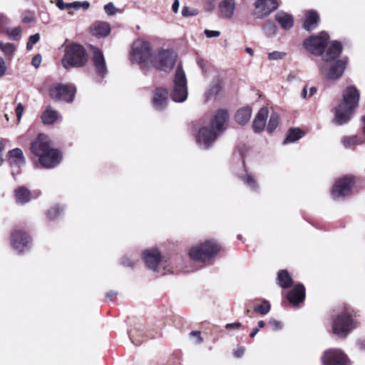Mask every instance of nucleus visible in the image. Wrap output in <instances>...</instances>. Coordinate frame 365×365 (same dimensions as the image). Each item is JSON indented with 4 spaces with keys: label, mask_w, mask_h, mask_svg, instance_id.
I'll use <instances>...</instances> for the list:
<instances>
[{
    "label": "nucleus",
    "mask_w": 365,
    "mask_h": 365,
    "mask_svg": "<svg viewBox=\"0 0 365 365\" xmlns=\"http://www.w3.org/2000/svg\"><path fill=\"white\" fill-rule=\"evenodd\" d=\"M356 321L353 318L351 312L344 310L337 314L333 319L332 331L339 337H346L356 327Z\"/></svg>",
    "instance_id": "7"
},
{
    "label": "nucleus",
    "mask_w": 365,
    "mask_h": 365,
    "mask_svg": "<svg viewBox=\"0 0 365 365\" xmlns=\"http://www.w3.org/2000/svg\"><path fill=\"white\" fill-rule=\"evenodd\" d=\"M354 182L353 177H345L338 180L331 190L332 197L334 200H339L349 195Z\"/></svg>",
    "instance_id": "15"
},
{
    "label": "nucleus",
    "mask_w": 365,
    "mask_h": 365,
    "mask_svg": "<svg viewBox=\"0 0 365 365\" xmlns=\"http://www.w3.org/2000/svg\"><path fill=\"white\" fill-rule=\"evenodd\" d=\"M241 326H242L241 323L235 322V323L227 324L225 325V328L227 329H239Z\"/></svg>",
    "instance_id": "57"
},
{
    "label": "nucleus",
    "mask_w": 365,
    "mask_h": 365,
    "mask_svg": "<svg viewBox=\"0 0 365 365\" xmlns=\"http://www.w3.org/2000/svg\"><path fill=\"white\" fill-rule=\"evenodd\" d=\"M275 20L284 30L290 29L294 24L292 16L283 11H279L276 14Z\"/></svg>",
    "instance_id": "28"
},
{
    "label": "nucleus",
    "mask_w": 365,
    "mask_h": 365,
    "mask_svg": "<svg viewBox=\"0 0 365 365\" xmlns=\"http://www.w3.org/2000/svg\"><path fill=\"white\" fill-rule=\"evenodd\" d=\"M359 100V93L354 86L347 87L343 93V101L335 108L334 123L343 125L347 123L357 107Z\"/></svg>",
    "instance_id": "2"
},
{
    "label": "nucleus",
    "mask_w": 365,
    "mask_h": 365,
    "mask_svg": "<svg viewBox=\"0 0 365 365\" xmlns=\"http://www.w3.org/2000/svg\"><path fill=\"white\" fill-rule=\"evenodd\" d=\"M143 259L146 267L155 272L166 274L172 272V267L157 249L146 250L143 252Z\"/></svg>",
    "instance_id": "4"
},
{
    "label": "nucleus",
    "mask_w": 365,
    "mask_h": 365,
    "mask_svg": "<svg viewBox=\"0 0 365 365\" xmlns=\"http://www.w3.org/2000/svg\"><path fill=\"white\" fill-rule=\"evenodd\" d=\"M252 110L250 106H244L238 109L235 115V120L240 125L247 123L252 116Z\"/></svg>",
    "instance_id": "29"
},
{
    "label": "nucleus",
    "mask_w": 365,
    "mask_h": 365,
    "mask_svg": "<svg viewBox=\"0 0 365 365\" xmlns=\"http://www.w3.org/2000/svg\"><path fill=\"white\" fill-rule=\"evenodd\" d=\"M24 110V107L23 104L21 103H19L17 104L16 110H15L18 123H19L21 120Z\"/></svg>",
    "instance_id": "49"
},
{
    "label": "nucleus",
    "mask_w": 365,
    "mask_h": 365,
    "mask_svg": "<svg viewBox=\"0 0 365 365\" xmlns=\"http://www.w3.org/2000/svg\"><path fill=\"white\" fill-rule=\"evenodd\" d=\"M49 148H51L49 138L44 134H39L31 143L30 147L32 153L38 157L42 155Z\"/></svg>",
    "instance_id": "20"
},
{
    "label": "nucleus",
    "mask_w": 365,
    "mask_h": 365,
    "mask_svg": "<svg viewBox=\"0 0 365 365\" xmlns=\"http://www.w3.org/2000/svg\"><path fill=\"white\" fill-rule=\"evenodd\" d=\"M6 71V66L4 60L0 57V78H2Z\"/></svg>",
    "instance_id": "52"
},
{
    "label": "nucleus",
    "mask_w": 365,
    "mask_h": 365,
    "mask_svg": "<svg viewBox=\"0 0 365 365\" xmlns=\"http://www.w3.org/2000/svg\"><path fill=\"white\" fill-rule=\"evenodd\" d=\"M219 133L209 125H205L199 130L196 136V142L200 148L207 149L213 145Z\"/></svg>",
    "instance_id": "14"
},
{
    "label": "nucleus",
    "mask_w": 365,
    "mask_h": 365,
    "mask_svg": "<svg viewBox=\"0 0 365 365\" xmlns=\"http://www.w3.org/2000/svg\"><path fill=\"white\" fill-rule=\"evenodd\" d=\"M0 49L5 56L11 58L16 51V47L13 43H4L0 41Z\"/></svg>",
    "instance_id": "37"
},
{
    "label": "nucleus",
    "mask_w": 365,
    "mask_h": 365,
    "mask_svg": "<svg viewBox=\"0 0 365 365\" xmlns=\"http://www.w3.org/2000/svg\"><path fill=\"white\" fill-rule=\"evenodd\" d=\"M93 62L98 75L103 78L107 68L103 53L97 48H93Z\"/></svg>",
    "instance_id": "23"
},
{
    "label": "nucleus",
    "mask_w": 365,
    "mask_h": 365,
    "mask_svg": "<svg viewBox=\"0 0 365 365\" xmlns=\"http://www.w3.org/2000/svg\"><path fill=\"white\" fill-rule=\"evenodd\" d=\"M5 32L11 40L18 41L21 38V29L20 26L6 28Z\"/></svg>",
    "instance_id": "38"
},
{
    "label": "nucleus",
    "mask_w": 365,
    "mask_h": 365,
    "mask_svg": "<svg viewBox=\"0 0 365 365\" xmlns=\"http://www.w3.org/2000/svg\"><path fill=\"white\" fill-rule=\"evenodd\" d=\"M60 117L59 113L51 106H48L41 115V120L43 124L51 125L54 123Z\"/></svg>",
    "instance_id": "32"
},
{
    "label": "nucleus",
    "mask_w": 365,
    "mask_h": 365,
    "mask_svg": "<svg viewBox=\"0 0 365 365\" xmlns=\"http://www.w3.org/2000/svg\"><path fill=\"white\" fill-rule=\"evenodd\" d=\"M40 164L46 168H51L60 163L61 153L57 149L49 148L42 155L38 157Z\"/></svg>",
    "instance_id": "18"
},
{
    "label": "nucleus",
    "mask_w": 365,
    "mask_h": 365,
    "mask_svg": "<svg viewBox=\"0 0 365 365\" xmlns=\"http://www.w3.org/2000/svg\"><path fill=\"white\" fill-rule=\"evenodd\" d=\"M302 131L299 128L290 129L284 138L283 143L288 144L294 143L302 137Z\"/></svg>",
    "instance_id": "35"
},
{
    "label": "nucleus",
    "mask_w": 365,
    "mask_h": 365,
    "mask_svg": "<svg viewBox=\"0 0 365 365\" xmlns=\"http://www.w3.org/2000/svg\"><path fill=\"white\" fill-rule=\"evenodd\" d=\"M6 160L9 166L13 169L12 175H14V169L19 173L20 169L26 163V159L21 149L19 148H14L7 152Z\"/></svg>",
    "instance_id": "16"
},
{
    "label": "nucleus",
    "mask_w": 365,
    "mask_h": 365,
    "mask_svg": "<svg viewBox=\"0 0 365 365\" xmlns=\"http://www.w3.org/2000/svg\"><path fill=\"white\" fill-rule=\"evenodd\" d=\"M277 279L279 284L282 288H287L292 284V279L286 270L278 272Z\"/></svg>",
    "instance_id": "36"
},
{
    "label": "nucleus",
    "mask_w": 365,
    "mask_h": 365,
    "mask_svg": "<svg viewBox=\"0 0 365 365\" xmlns=\"http://www.w3.org/2000/svg\"><path fill=\"white\" fill-rule=\"evenodd\" d=\"M361 121L363 124V134L364 136L365 137V115L362 116Z\"/></svg>",
    "instance_id": "64"
},
{
    "label": "nucleus",
    "mask_w": 365,
    "mask_h": 365,
    "mask_svg": "<svg viewBox=\"0 0 365 365\" xmlns=\"http://www.w3.org/2000/svg\"><path fill=\"white\" fill-rule=\"evenodd\" d=\"M34 21V17L33 15L25 16L22 19V21L25 24L31 23Z\"/></svg>",
    "instance_id": "58"
},
{
    "label": "nucleus",
    "mask_w": 365,
    "mask_h": 365,
    "mask_svg": "<svg viewBox=\"0 0 365 365\" xmlns=\"http://www.w3.org/2000/svg\"><path fill=\"white\" fill-rule=\"evenodd\" d=\"M41 63V57L40 55H36L32 58L31 63L35 68H38L40 66Z\"/></svg>",
    "instance_id": "53"
},
{
    "label": "nucleus",
    "mask_w": 365,
    "mask_h": 365,
    "mask_svg": "<svg viewBox=\"0 0 365 365\" xmlns=\"http://www.w3.org/2000/svg\"><path fill=\"white\" fill-rule=\"evenodd\" d=\"M66 9H74L75 10L80 9V1L66 3Z\"/></svg>",
    "instance_id": "55"
},
{
    "label": "nucleus",
    "mask_w": 365,
    "mask_h": 365,
    "mask_svg": "<svg viewBox=\"0 0 365 365\" xmlns=\"http://www.w3.org/2000/svg\"><path fill=\"white\" fill-rule=\"evenodd\" d=\"M329 36L326 32H321L318 36H311L304 41V48L316 56H323L324 48Z\"/></svg>",
    "instance_id": "11"
},
{
    "label": "nucleus",
    "mask_w": 365,
    "mask_h": 365,
    "mask_svg": "<svg viewBox=\"0 0 365 365\" xmlns=\"http://www.w3.org/2000/svg\"><path fill=\"white\" fill-rule=\"evenodd\" d=\"M121 263L128 267H133V262L128 257H124L122 258Z\"/></svg>",
    "instance_id": "56"
},
{
    "label": "nucleus",
    "mask_w": 365,
    "mask_h": 365,
    "mask_svg": "<svg viewBox=\"0 0 365 365\" xmlns=\"http://www.w3.org/2000/svg\"><path fill=\"white\" fill-rule=\"evenodd\" d=\"M247 150L245 148L239 149L234 153V160L240 163L242 168H245V162L246 158V153Z\"/></svg>",
    "instance_id": "41"
},
{
    "label": "nucleus",
    "mask_w": 365,
    "mask_h": 365,
    "mask_svg": "<svg viewBox=\"0 0 365 365\" xmlns=\"http://www.w3.org/2000/svg\"><path fill=\"white\" fill-rule=\"evenodd\" d=\"M87 60L88 57L83 47L79 44L73 43L66 48L62 65L66 69L80 67L85 65Z\"/></svg>",
    "instance_id": "5"
},
{
    "label": "nucleus",
    "mask_w": 365,
    "mask_h": 365,
    "mask_svg": "<svg viewBox=\"0 0 365 365\" xmlns=\"http://www.w3.org/2000/svg\"><path fill=\"white\" fill-rule=\"evenodd\" d=\"M271 306L268 301L264 300L261 304L257 305L254 308V311L261 315H266L270 311Z\"/></svg>",
    "instance_id": "40"
},
{
    "label": "nucleus",
    "mask_w": 365,
    "mask_h": 365,
    "mask_svg": "<svg viewBox=\"0 0 365 365\" xmlns=\"http://www.w3.org/2000/svg\"><path fill=\"white\" fill-rule=\"evenodd\" d=\"M263 30L267 36H272L277 32V26L272 21H267L263 26Z\"/></svg>",
    "instance_id": "42"
},
{
    "label": "nucleus",
    "mask_w": 365,
    "mask_h": 365,
    "mask_svg": "<svg viewBox=\"0 0 365 365\" xmlns=\"http://www.w3.org/2000/svg\"><path fill=\"white\" fill-rule=\"evenodd\" d=\"M341 143L345 148H353L355 145L365 143V137L361 138L357 135L346 136L341 139Z\"/></svg>",
    "instance_id": "33"
},
{
    "label": "nucleus",
    "mask_w": 365,
    "mask_h": 365,
    "mask_svg": "<svg viewBox=\"0 0 365 365\" xmlns=\"http://www.w3.org/2000/svg\"><path fill=\"white\" fill-rule=\"evenodd\" d=\"M197 14V11L195 9H190L187 6H184L182 9V15L185 17L195 16Z\"/></svg>",
    "instance_id": "47"
},
{
    "label": "nucleus",
    "mask_w": 365,
    "mask_h": 365,
    "mask_svg": "<svg viewBox=\"0 0 365 365\" xmlns=\"http://www.w3.org/2000/svg\"><path fill=\"white\" fill-rule=\"evenodd\" d=\"M153 54L150 43L143 40L135 41L130 51V60L133 63L143 64L150 67Z\"/></svg>",
    "instance_id": "6"
},
{
    "label": "nucleus",
    "mask_w": 365,
    "mask_h": 365,
    "mask_svg": "<svg viewBox=\"0 0 365 365\" xmlns=\"http://www.w3.org/2000/svg\"><path fill=\"white\" fill-rule=\"evenodd\" d=\"M76 90L73 85L56 84L50 88V96L58 101L71 103L73 101Z\"/></svg>",
    "instance_id": "12"
},
{
    "label": "nucleus",
    "mask_w": 365,
    "mask_h": 365,
    "mask_svg": "<svg viewBox=\"0 0 365 365\" xmlns=\"http://www.w3.org/2000/svg\"><path fill=\"white\" fill-rule=\"evenodd\" d=\"M10 24V19L4 14H0V34L6 31V26Z\"/></svg>",
    "instance_id": "45"
},
{
    "label": "nucleus",
    "mask_w": 365,
    "mask_h": 365,
    "mask_svg": "<svg viewBox=\"0 0 365 365\" xmlns=\"http://www.w3.org/2000/svg\"><path fill=\"white\" fill-rule=\"evenodd\" d=\"M319 20V16L315 11H308L305 14V20L304 22V28L307 31H312L314 29Z\"/></svg>",
    "instance_id": "30"
},
{
    "label": "nucleus",
    "mask_w": 365,
    "mask_h": 365,
    "mask_svg": "<svg viewBox=\"0 0 365 365\" xmlns=\"http://www.w3.org/2000/svg\"><path fill=\"white\" fill-rule=\"evenodd\" d=\"M346 355L338 349H330L324 352L322 356V365H348Z\"/></svg>",
    "instance_id": "13"
},
{
    "label": "nucleus",
    "mask_w": 365,
    "mask_h": 365,
    "mask_svg": "<svg viewBox=\"0 0 365 365\" xmlns=\"http://www.w3.org/2000/svg\"><path fill=\"white\" fill-rule=\"evenodd\" d=\"M279 115L277 113L274 112L271 114L267 125V130L269 133H272L277 128L279 123Z\"/></svg>",
    "instance_id": "39"
},
{
    "label": "nucleus",
    "mask_w": 365,
    "mask_h": 365,
    "mask_svg": "<svg viewBox=\"0 0 365 365\" xmlns=\"http://www.w3.org/2000/svg\"><path fill=\"white\" fill-rule=\"evenodd\" d=\"M268 108L267 107L262 108L257 113L254 119L252 127L255 131L261 132L264 130L267 118L268 117Z\"/></svg>",
    "instance_id": "26"
},
{
    "label": "nucleus",
    "mask_w": 365,
    "mask_h": 365,
    "mask_svg": "<svg viewBox=\"0 0 365 365\" xmlns=\"http://www.w3.org/2000/svg\"><path fill=\"white\" fill-rule=\"evenodd\" d=\"M259 331V328H255L253 329V330L252 331V332L250 333V337L251 338H253L256 336V334L258 333Z\"/></svg>",
    "instance_id": "63"
},
{
    "label": "nucleus",
    "mask_w": 365,
    "mask_h": 365,
    "mask_svg": "<svg viewBox=\"0 0 365 365\" xmlns=\"http://www.w3.org/2000/svg\"><path fill=\"white\" fill-rule=\"evenodd\" d=\"M238 178L252 190H257L258 184L254 176L248 173L246 170L237 173Z\"/></svg>",
    "instance_id": "31"
},
{
    "label": "nucleus",
    "mask_w": 365,
    "mask_h": 365,
    "mask_svg": "<svg viewBox=\"0 0 365 365\" xmlns=\"http://www.w3.org/2000/svg\"><path fill=\"white\" fill-rule=\"evenodd\" d=\"M56 6L61 10H64L66 9V4L63 3V0H57Z\"/></svg>",
    "instance_id": "59"
},
{
    "label": "nucleus",
    "mask_w": 365,
    "mask_h": 365,
    "mask_svg": "<svg viewBox=\"0 0 365 365\" xmlns=\"http://www.w3.org/2000/svg\"><path fill=\"white\" fill-rule=\"evenodd\" d=\"M15 196L17 202L24 204L28 202L31 198V194L29 190L24 187H21L16 190Z\"/></svg>",
    "instance_id": "34"
},
{
    "label": "nucleus",
    "mask_w": 365,
    "mask_h": 365,
    "mask_svg": "<svg viewBox=\"0 0 365 365\" xmlns=\"http://www.w3.org/2000/svg\"><path fill=\"white\" fill-rule=\"evenodd\" d=\"M220 248L215 240H206L192 246L189 256L194 261L206 262L212 259L220 251Z\"/></svg>",
    "instance_id": "3"
},
{
    "label": "nucleus",
    "mask_w": 365,
    "mask_h": 365,
    "mask_svg": "<svg viewBox=\"0 0 365 365\" xmlns=\"http://www.w3.org/2000/svg\"><path fill=\"white\" fill-rule=\"evenodd\" d=\"M179 6H180V4H179L178 0H175V1L173 2V4L172 5V10H173V11L174 13H178V9H179Z\"/></svg>",
    "instance_id": "60"
},
{
    "label": "nucleus",
    "mask_w": 365,
    "mask_h": 365,
    "mask_svg": "<svg viewBox=\"0 0 365 365\" xmlns=\"http://www.w3.org/2000/svg\"><path fill=\"white\" fill-rule=\"evenodd\" d=\"M228 120L229 113L227 110L220 109L213 115L210 127L220 134L226 129Z\"/></svg>",
    "instance_id": "19"
},
{
    "label": "nucleus",
    "mask_w": 365,
    "mask_h": 365,
    "mask_svg": "<svg viewBox=\"0 0 365 365\" xmlns=\"http://www.w3.org/2000/svg\"><path fill=\"white\" fill-rule=\"evenodd\" d=\"M191 335L196 336L199 343L202 341V338L200 336V333L199 331H192Z\"/></svg>",
    "instance_id": "62"
},
{
    "label": "nucleus",
    "mask_w": 365,
    "mask_h": 365,
    "mask_svg": "<svg viewBox=\"0 0 365 365\" xmlns=\"http://www.w3.org/2000/svg\"><path fill=\"white\" fill-rule=\"evenodd\" d=\"M40 39V35L38 34H36L34 35H31L29 37V41L26 43V48L28 50H31L33 48V46Z\"/></svg>",
    "instance_id": "46"
},
{
    "label": "nucleus",
    "mask_w": 365,
    "mask_h": 365,
    "mask_svg": "<svg viewBox=\"0 0 365 365\" xmlns=\"http://www.w3.org/2000/svg\"><path fill=\"white\" fill-rule=\"evenodd\" d=\"M90 6V3L87 1L80 2V8H83L84 10H87Z\"/></svg>",
    "instance_id": "61"
},
{
    "label": "nucleus",
    "mask_w": 365,
    "mask_h": 365,
    "mask_svg": "<svg viewBox=\"0 0 365 365\" xmlns=\"http://www.w3.org/2000/svg\"><path fill=\"white\" fill-rule=\"evenodd\" d=\"M177 55L171 50L161 49L155 55H153L150 67H154L163 71H169L173 69Z\"/></svg>",
    "instance_id": "9"
},
{
    "label": "nucleus",
    "mask_w": 365,
    "mask_h": 365,
    "mask_svg": "<svg viewBox=\"0 0 365 365\" xmlns=\"http://www.w3.org/2000/svg\"><path fill=\"white\" fill-rule=\"evenodd\" d=\"M222 81L219 77L213 79L204 93L205 101H215L222 93Z\"/></svg>",
    "instance_id": "21"
},
{
    "label": "nucleus",
    "mask_w": 365,
    "mask_h": 365,
    "mask_svg": "<svg viewBox=\"0 0 365 365\" xmlns=\"http://www.w3.org/2000/svg\"><path fill=\"white\" fill-rule=\"evenodd\" d=\"M235 10V0H221V1L219 4V11L220 15L224 18H232L234 14Z\"/></svg>",
    "instance_id": "27"
},
{
    "label": "nucleus",
    "mask_w": 365,
    "mask_h": 365,
    "mask_svg": "<svg viewBox=\"0 0 365 365\" xmlns=\"http://www.w3.org/2000/svg\"><path fill=\"white\" fill-rule=\"evenodd\" d=\"M279 6L278 0H257L255 2V16L262 19L276 10Z\"/></svg>",
    "instance_id": "17"
},
{
    "label": "nucleus",
    "mask_w": 365,
    "mask_h": 365,
    "mask_svg": "<svg viewBox=\"0 0 365 365\" xmlns=\"http://www.w3.org/2000/svg\"><path fill=\"white\" fill-rule=\"evenodd\" d=\"M245 351V348L243 346H240L234 351V354L237 358H240L244 355Z\"/></svg>",
    "instance_id": "54"
},
{
    "label": "nucleus",
    "mask_w": 365,
    "mask_h": 365,
    "mask_svg": "<svg viewBox=\"0 0 365 365\" xmlns=\"http://www.w3.org/2000/svg\"><path fill=\"white\" fill-rule=\"evenodd\" d=\"M287 56L285 52L275 51L271 53H269L268 58L269 60H281L283 59Z\"/></svg>",
    "instance_id": "44"
},
{
    "label": "nucleus",
    "mask_w": 365,
    "mask_h": 365,
    "mask_svg": "<svg viewBox=\"0 0 365 365\" xmlns=\"http://www.w3.org/2000/svg\"><path fill=\"white\" fill-rule=\"evenodd\" d=\"M341 51V44L334 41L329 43L322 56L324 62L320 66V71L329 80H337L344 72L347 61L346 58H338Z\"/></svg>",
    "instance_id": "1"
},
{
    "label": "nucleus",
    "mask_w": 365,
    "mask_h": 365,
    "mask_svg": "<svg viewBox=\"0 0 365 365\" xmlns=\"http://www.w3.org/2000/svg\"><path fill=\"white\" fill-rule=\"evenodd\" d=\"M153 106L155 110H163L168 105V91L163 88H156L153 93Z\"/></svg>",
    "instance_id": "22"
},
{
    "label": "nucleus",
    "mask_w": 365,
    "mask_h": 365,
    "mask_svg": "<svg viewBox=\"0 0 365 365\" xmlns=\"http://www.w3.org/2000/svg\"><path fill=\"white\" fill-rule=\"evenodd\" d=\"M90 32L93 36L98 38L106 37L110 32V26L108 22L98 21L91 26Z\"/></svg>",
    "instance_id": "24"
},
{
    "label": "nucleus",
    "mask_w": 365,
    "mask_h": 365,
    "mask_svg": "<svg viewBox=\"0 0 365 365\" xmlns=\"http://www.w3.org/2000/svg\"><path fill=\"white\" fill-rule=\"evenodd\" d=\"M10 241L12 248L19 253L29 250L31 244L30 235L21 229H15L12 231Z\"/></svg>",
    "instance_id": "10"
},
{
    "label": "nucleus",
    "mask_w": 365,
    "mask_h": 365,
    "mask_svg": "<svg viewBox=\"0 0 365 365\" xmlns=\"http://www.w3.org/2000/svg\"><path fill=\"white\" fill-rule=\"evenodd\" d=\"M104 10L108 15L112 16L116 13L117 9L113 3L110 2L105 5Z\"/></svg>",
    "instance_id": "48"
},
{
    "label": "nucleus",
    "mask_w": 365,
    "mask_h": 365,
    "mask_svg": "<svg viewBox=\"0 0 365 365\" xmlns=\"http://www.w3.org/2000/svg\"><path fill=\"white\" fill-rule=\"evenodd\" d=\"M63 210V207H60L58 205L51 207L47 211V213H46L47 217L50 220H53V219L56 218Z\"/></svg>",
    "instance_id": "43"
},
{
    "label": "nucleus",
    "mask_w": 365,
    "mask_h": 365,
    "mask_svg": "<svg viewBox=\"0 0 365 365\" xmlns=\"http://www.w3.org/2000/svg\"><path fill=\"white\" fill-rule=\"evenodd\" d=\"M305 297V288L304 285L299 284L294 287L287 295V299L294 305L303 302Z\"/></svg>",
    "instance_id": "25"
},
{
    "label": "nucleus",
    "mask_w": 365,
    "mask_h": 365,
    "mask_svg": "<svg viewBox=\"0 0 365 365\" xmlns=\"http://www.w3.org/2000/svg\"><path fill=\"white\" fill-rule=\"evenodd\" d=\"M204 34L207 38H215L220 35V32L219 31H212L208 29H205L204 31Z\"/></svg>",
    "instance_id": "51"
},
{
    "label": "nucleus",
    "mask_w": 365,
    "mask_h": 365,
    "mask_svg": "<svg viewBox=\"0 0 365 365\" xmlns=\"http://www.w3.org/2000/svg\"><path fill=\"white\" fill-rule=\"evenodd\" d=\"M188 96L187 78L181 66L176 68L173 80V87L170 93L172 100L176 103H182Z\"/></svg>",
    "instance_id": "8"
},
{
    "label": "nucleus",
    "mask_w": 365,
    "mask_h": 365,
    "mask_svg": "<svg viewBox=\"0 0 365 365\" xmlns=\"http://www.w3.org/2000/svg\"><path fill=\"white\" fill-rule=\"evenodd\" d=\"M269 324L271 326L272 329L274 331L280 330L282 329V324L281 322L271 319L269 321Z\"/></svg>",
    "instance_id": "50"
}]
</instances>
